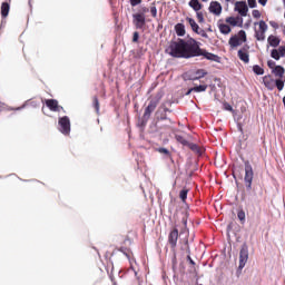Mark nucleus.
I'll list each match as a JSON object with an SVG mask.
<instances>
[{"instance_id":"39","label":"nucleus","mask_w":285,"mask_h":285,"mask_svg":"<svg viewBox=\"0 0 285 285\" xmlns=\"http://www.w3.org/2000/svg\"><path fill=\"white\" fill-rule=\"evenodd\" d=\"M249 8H257V0H247Z\"/></svg>"},{"instance_id":"1","label":"nucleus","mask_w":285,"mask_h":285,"mask_svg":"<svg viewBox=\"0 0 285 285\" xmlns=\"http://www.w3.org/2000/svg\"><path fill=\"white\" fill-rule=\"evenodd\" d=\"M166 53L170 55L175 59H193L195 57H204L208 61H215L219 63L220 57L207 52L206 49L199 48V42L197 40L190 38L188 40L178 38L177 41H171L166 49Z\"/></svg>"},{"instance_id":"42","label":"nucleus","mask_w":285,"mask_h":285,"mask_svg":"<svg viewBox=\"0 0 285 285\" xmlns=\"http://www.w3.org/2000/svg\"><path fill=\"white\" fill-rule=\"evenodd\" d=\"M267 66H268V68H271V70H275V61H273V60H269L268 62H267Z\"/></svg>"},{"instance_id":"34","label":"nucleus","mask_w":285,"mask_h":285,"mask_svg":"<svg viewBox=\"0 0 285 285\" xmlns=\"http://www.w3.org/2000/svg\"><path fill=\"white\" fill-rule=\"evenodd\" d=\"M196 17L198 19V23H204V12L202 11H196Z\"/></svg>"},{"instance_id":"4","label":"nucleus","mask_w":285,"mask_h":285,"mask_svg":"<svg viewBox=\"0 0 285 285\" xmlns=\"http://www.w3.org/2000/svg\"><path fill=\"white\" fill-rule=\"evenodd\" d=\"M247 38H246V31L240 30L238 31V35L232 36L228 40L230 50H235V48H239L242 43H246Z\"/></svg>"},{"instance_id":"22","label":"nucleus","mask_w":285,"mask_h":285,"mask_svg":"<svg viewBox=\"0 0 285 285\" xmlns=\"http://www.w3.org/2000/svg\"><path fill=\"white\" fill-rule=\"evenodd\" d=\"M10 13V4L8 2H2L1 4V17L6 19Z\"/></svg>"},{"instance_id":"17","label":"nucleus","mask_w":285,"mask_h":285,"mask_svg":"<svg viewBox=\"0 0 285 285\" xmlns=\"http://www.w3.org/2000/svg\"><path fill=\"white\" fill-rule=\"evenodd\" d=\"M119 252L124 253V255L129 261L131 271H135V268L132 267V262H135V256L132 255V250H130L129 248H126V247H120Z\"/></svg>"},{"instance_id":"29","label":"nucleus","mask_w":285,"mask_h":285,"mask_svg":"<svg viewBox=\"0 0 285 285\" xmlns=\"http://www.w3.org/2000/svg\"><path fill=\"white\" fill-rule=\"evenodd\" d=\"M237 217H238L239 222H242V224H244V222H246V212H244V209L238 210Z\"/></svg>"},{"instance_id":"53","label":"nucleus","mask_w":285,"mask_h":285,"mask_svg":"<svg viewBox=\"0 0 285 285\" xmlns=\"http://www.w3.org/2000/svg\"><path fill=\"white\" fill-rule=\"evenodd\" d=\"M156 115H159V110L156 112Z\"/></svg>"},{"instance_id":"48","label":"nucleus","mask_w":285,"mask_h":285,"mask_svg":"<svg viewBox=\"0 0 285 285\" xmlns=\"http://www.w3.org/2000/svg\"><path fill=\"white\" fill-rule=\"evenodd\" d=\"M190 92H195V87H194V88L188 89V91L186 92V95H190Z\"/></svg>"},{"instance_id":"26","label":"nucleus","mask_w":285,"mask_h":285,"mask_svg":"<svg viewBox=\"0 0 285 285\" xmlns=\"http://www.w3.org/2000/svg\"><path fill=\"white\" fill-rule=\"evenodd\" d=\"M208 90V85H199L194 87V92H206Z\"/></svg>"},{"instance_id":"9","label":"nucleus","mask_w":285,"mask_h":285,"mask_svg":"<svg viewBox=\"0 0 285 285\" xmlns=\"http://www.w3.org/2000/svg\"><path fill=\"white\" fill-rule=\"evenodd\" d=\"M58 126H60L59 130L62 135H70V118L68 116L59 118Z\"/></svg>"},{"instance_id":"47","label":"nucleus","mask_w":285,"mask_h":285,"mask_svg":"<svg viewBox=\"0 0 285 285\" xmlns=\"http://www.w3.org/2000/svg\"><path fill=\"white\" fill-rule=\"evenodd\" d=\"M258 3H261V6H266V3H268V0H258Z\"/></svg>"},{"instance_id":"50","label":"nucleus","mask_w":285,"mask_h":285,"mask_svg":"<svg viewBox=\"0 0 285 285\" xmlns=\"http://www.w3.org/2000/svg\"><path fill=\"white\" fill-rule=\"evenodd\" d=\"M226 1V3H234L235 2V0H225Z\"/></svg>"},{"instance_id":"12","label":"nucleus","mask_w":285,"mask_h":285,"mask_svg":"<svg viewBox=\"0 0 285 285\" xmlns=\"http://www.w3.org/2000/svg\"><path fill=\"white\" fill-rule=\"evenodd\" d=\"M45 104L51 112H61V110H63V107L59 106V101L57 99H47L45 100Z\"/></svg>"},{"instance_id":"31","label":"nucleus","mask_w":285,"mask_h":285,"mask_svg":"<svg viewBox=\"0 0 285 285\" xmlns=\"http://www.w3.org/2000/svg\"><path fill=\"white\" fill-rule=\"evenodd\" d=\"M253 72L255 75H264V68H262L259 65L253 66Z\"/></svg>"},{"instance_id":"49","label":"nucleus","mask_w":285,"mask_h":285,"mask_svg":"<svg viewBox=\"0 0 285 285\" xmlns=\"http://www.w3.org/2000/svg\"><path fill=\"white\" fill-rule=\"evenodd\" d=\"M164 112H165V114H166V112H173V110L168 109V107H165V108H164Z\"/></svg>"},{"instance_id":"14","label":"nucleus","mask_w":285,"mask_h":285,"mask_svg":"<svg viewBox=\"0 0 285 285\" xmlns=\"http://www.w3.org/2000/svg\"><path fill=\"white\" fill-rule=\"evenodd\" d=\"M246 262H248V247H242L239 252V266L238 268L242 271L244 266H246Z\"/></svg>"},{"instance_id":"52","label":"nucleus","mask_w":285,"mask_h":285,"mask_svg":"<svg viewBox=\"0 0 285 285\" xmlns=\"http://www.w3.org/2000/svg\"><path fill=\"white\" fill-rule=\"evenodd\" d=\"M202 37H208V35H206V33L203 31Z\"/></svg>"},{"instance_id":"35","label":"nucleus","mask_w":285,"mask_h":285,"mask_svg":"<svg viewBox=\"0 0 285 285\" xmlns=\"http://www.w3.org/2000/svg\"><path fill=\"white\" fill-rule=\"evenodd\" d=\"M150 12H151V17L154 18L157 17V7L155 6V3H153V6L150 7Z\"/></svg>"},{"instance_id":"5","label":"nucleus","mask_w":285,"mask_h":285,"mask_svg":"<svg viewBox=\"0 0 285 285\" xmlns=\"http://www.w3.org/2000/svg\"><path fill=\"white\" fill-rule=\"evenodd\" d=\"M255 177V171H253V165H250V161H245V186L247 190L253 189V178Z\"/></svg>"},{"instance_id":"30","label":"nucleus","mask_w":285,"mask_h":285,"mask_svg":"<svg viewBox=\"0 0 285 285\" xmlns=\"http://www.w3.org/2000/svg\"><path fill=\"white\" fill-rule=\"evenodd\" d=\"M181 250H186L188 255H190V245H188V238H185L183 240Z\"/></svg>"},{"instance_id":"40","label":"nucleus","mask_w":285,"mask_h":285,"mask_svg":"<svg viewBox=\"0 0 285 285\" xmlns=\"http://www.w3.org/2000/svg\"><path fill=\"white\" fill-rule=\"evenodd\" d=\"M183 225L184 226H187V224H188V212H185V214H184V217H183Z\"/></svg>"},{"instance_id":"19","label":"nucleus","mask_w":285,"mask_h":285,"mask_svg":"<svg viewBox=\"0 0 285 285\" xmlns=\"http://www.w3.org/2000/svg\"><path fill=\"white\" fill-rule=\"evenodd\" d=\"M267 43L272 47V48H277V46H279V43H282V40L279 38H277L274 35L268 36L267 38Z\"/></svg>"},{"instance_id":"38","label":"nucleus","mask_w":285,"mask_h":285,"mask_svg":"<svg viewBox=\"0 0 285 285\" xmlns=\"http://www.w3.org/2000/svg\"><path fill=\"white\" fill-rule=\"evenodd\" d=\"M150 12V9H148V7H142L140 9V12H138V14H144L146 17V13Z\"/></svg>"},{"instance_id":"11","label":"nucleus","mask_w":285,"mask_h":285,"mask_svg":"<svg viewBox=\"0 0 285 285\" xmlns=\"http://www.w3.org/2000/svg\"><path fill=\"white\" fill-rule=\"evenodd\" d=\"M179 239V229L174 228L169 235H168V244L171 248V250H175L177 248V242Z\"/></svg>"},{"instance_id":"28","label":"nucleus","mask_w":285,"mask_h":285,"mask_svg":"<svg viewBox=\"0 0 285 285\" xmlns=\"http://www.w3.org/2000/svg\"><path fill=\"white\" fill-rule=\"evenodd\" d=\"M92 106H94L96 112L99 115L100 105H99V98L97 96H94V98H92Z\"/></svg>"},{"instance_id":"55","label":"nucleus","mask_w":285,"mask_h":285,"mask_svg":"<svg viewBox=\"0 0 285 285\" xmlns=\"http://www.w3.org/2000/svg\"><path fill=\"white\" fill-rule=\"evenodd\" d=\"M284 3H285V0H284Z\"/></svg>"},{"instance_id":"15","label":"nucleus","mask_w":285,"mask_h":285,"mask_svg":"<svg viewBox=\"0 0 285 285\" xmlns=\"http://www.w3.org/2000/svg\"><path fill=\"white\" fill-rule=\"evenodd\" d=\"M208 10L212 14H215V17H219V14H222V3L218 1H212L209 3Z\"/></svg>"},{"instance_id":"6","label":"nucleus","mask_w":285,"mask_h":285,"mask_svg":"<svg viewBox=\"0 0 285 285\" xmlns=\"http://www.w3.org/2000/svg\"><path fill=\"white\" fill-rule=\"evenodd\" d=\"M208 75L206 69H197L196 71L187 72L184 75L185 81H197L199 79H204Z\"/></svg>"},{"instance_id":"20","label":"nucleus","mask_w":285,"mask_h":285,"mask_svg":"<svg viewBox=\"0 0 285 285\" xmlns=\"http://www.w3.org/2000/svg\"><path fill=\"white\" fill-rule=\"evenodd\" d=\"M188 6H189V8H193V10H195V12H199V10H202V8H204V4H202L199 2V0H190Z\"/></svg>"},{"instance_id":"46","label":"nucleus","mask_w":285,"mask_h":285,"mask_svg":"<svg viewBox=\"0 0 285 285\" xmlns=\"http://www.w3.org/2000/svg\"><path fill=\"white\" fill-rule=\"evenodd\" d=\"M187 259H188L189 264H191V266H195V261H193L190 255H187Z\"/></svg>"},{"instance_id":"45","label":"nucleus","mask_w":285,"mask_h":285,"mask_svg":"<svg viewBox=\"0 0 285 285\" xmlns=\"http://www.w3.org/2000/svg\"><path fill=\"white\" fill-rule=\"evenodd\" d=\"M130 4L132 6V8H135V6H139V3H141V0H129Z\"/></svg>"},{"instance_id":"13","label":"nucleus","mask_w":285,"mask_h":285,"mask_svg":"<svg viewBox=\"0 0 285 285\" xmlns=\"http://www.w3.org/2000/svg\"><path fill=\"white\" fill-rule=\"evenodd\" d=\"M235 10L240 14V17H247L248 14V4L245 1H237L235 3Z\"/></svg>"},{"instance_id":"43","label":"nucleus","mask_w":285,"mask_h":285,"mask_svg":"<svg viewBox=\"0 0 285 285\" xmlns=\"http://www.w3.org/2000/svg\"><path fill=\"white\" fill-rule=\"evenodd\" d=\"M224 108H225V110H228L229 112H233V106H230V104L225 102Z\"/></svg>"},{"instance_id":"24","label":"nucleus","mask_w":285,"mask_h":285,"mask_svg":"<svg viewBox=\"0 0 285 285\" xmlns=\"http://www.w3.org/2000/svg\"><path fill=\"white\" fill-rule=\"evenodd\" d=\"M218 29H219V32H222V35H230V26L228 24H224V23H220L218 24Z\"/></svg>"},{"instance_id":"41","label":"nucleus","mask_w":285,"mask_h":285,"mask_svg":"<svg viewBox=\"0 0 285 285\" xmlns=\"http://www.w3.org/2000/svg\"><path fill=\"white\" fill-rule=\"evenodd\" d=\"M132 41H134V43H137V41H139V32H137V31L134 32Z\"/></svg>"},{"instance_id":"27","label":"nucleus","mask_w":285,"mask_h":285,"mask_svg":"<svg viewBox=\"0 0 285 285\" xmlns=\"http://www.w3.org/2000/svg\"><path fill=\"white\" fill-rule=\"evenodd\" d=\"M175 139H176V141H178V144H181L183 146L188 145V140H186V138L181 135H176Z\"/></svg>"},{"instance_id":"25","label":"nucleus","mask_w":285,"mask_h":285,"mask_svg":"<svg viewBox=\"0 0 285 285\" xmlns=\"http://www.w3.org/2000/svg\"><path fill=\"white\" fill-rule=\"evenodd\" d=\"M189 189L184 187L179 193V198L181 199L183 204H186V199H188Z\"/></svg>"},{"instance_id":"2","label":"nucleus","mask_w":285,"mask_h":285,"mask_svg":"<svg viewBox=\"0 0 285 285\" xmlns=\"http://www.w3.org/2000/svg\"><path fill=\"white\" fill-rule=\"evenodd\" d=\"M161 101V96L157 95L149 99L148 106L145 108V112L142 115V121L141 125L146 126L148 124V119H150V116L157 110V106H159V102Z\"/></svg>"},{"instance_id":"10","label":"nucleus","mask_w":285,"mask_h":285,"mask_svg":"<svg viewBox=\"0 0 285 285\" xmlns=\"http://www.w3.org/2000/svg\"><path fill=\"white\" fill-rule=\"evenodd\" d=\"M250 46L245 45L242 47V49L238 50V59L243 61V63H249L250 62V55H249Z\"/></svg>"},{"instance_id":"51","label":"nucleus","mask_w":285,"mask_h":285,"mask_svg":"<svg viewBox=\"0 0 285 285\" xmlns=\"http://www.w3.org/2000/svg\"><path fill=\"white\" fill-rule=\"evenodd\" d=\"M3 110V105L0 102V112Z\"/></svg>"},{"instance_id":"37","label":"nucleus","mask_w":285,"mask_h":285,"mask_svg":"<svg viewBox=\"0 0 285 285\" xmlns=\"http://www.w3.org/2000/svg\"><path fill=\"white\" fill-rule=\"evenodd\" d=\"M158 121H166L168 119V116L163 112L159 116H157Z\"/></svg>"},{"instance_id":"36","label":"nucleus","mask_w":285,"mask_h":285,"mask_svg":"<svg viewBox=\"0 0 285 285\" xmlns=\"http://www.w3.org/2000/svg\"><path fill=\"white\" fill-rule=\"evenodd\" d=\"M252 14H253L254 19H259V17H262V12H259V10H257V9L253 10Z\"/></svg>"},{"instance_id":"54","label":"nucleus","mask_w":285,"mask_h":285,"mask_svg":"<svg viewBox=\"0 0 285 285\" xmlns=\"http://www.w3.org/2000/svg\"><path fill=\"white\" fill-rule=\"evenodd\" d=\"M202 1H208V0H202Z\"/></svg>"},{"instance_id":"8","label":"nucleus","mask_w":285,"mask_h":285,"mask_svg":"<svg viewBox=\"0 0 285 285\" xmlns=\"http://www.w3.org/2000/svg\"><path fill=\"white\" fill-rule=\"evenodd\" d=\"M132 23L136 30H144L146 28V16L144 13H134Z\"/></svg>"},{"instance_id":"3","label":"nucleus","mask_w":285,"mask_h":285,"mask_svg":"<svg viewBox=\"0 0 285 285\" xmlns=\"http://www.w3.org/2000/svg\"><path fill=\"white\" fill-rule=\"evenodd\" d=\"M263 83L267 90H275V86L277 90H284V80L283 79H273L271 75L263 77Z\"/></svg>"},{"instance_id":"33","label":"nucleus","mask_w":285,"mask_h":285,"mask_svg":"<svg viewBox=\"0 0 285 285\" xmlns=\"http://www.w3.org/2000/svg\"><path fill=\"white\" fill-rule=\"evenodd\" d=\"M187 147L190 148V150L194 153H199V146H197V144L188 142Z\"/></svg>"},{"instance_id":"23","label":"nucleus","mask_w":285,"mask_h":285,"mask_svg":"<svg viewBox=\"0 0 285 285\" xmlns=\"http://www.w3.org/2000/svg\"><path fill=\"white\" fill-rule=\"evenodd\" d=\"M273 73L275 75V77H279V79H282L284 78L285 69L282 66H276L273 69Z\"/></svg>"},{"instance_id":"18","label":"nucleus","mask_w":285,"mask_h":285,"mask_svg":"<svg viewBox=\"0 0 285 285\" xmlns=\"http://www.w3.org/2000/svg\"><path fill=\"white\" fill-rule=\"evenodd\" d=\"M186 21L189 23L193 32H196V35H202V32H204V30L199 31V24H197V22L195 21V19L193 18H186Z\"/></svg>"},{"instance_id":"16","label":"nucleus","mask_w":285,"mask_h":285,"mask_svg":"<svg viewBox=\"0 0 285 285\" xmlns=\"http://www.w3.org/2000/svg\"><path fill=\"white\" fill-rule=\"evenodd\" d=\"M272 59H275V61H279L282 57H285V46L278 47V49H273L271 51Z\"/></svg>"},{"instance_id":"44","label":"nucleus","mask_w":285,"mask_h":285,"mask_svg":"<svg viewBox=\"0 0 285 285\" xmlns=\"http://www.w3.org/2000/svg\"><path fill=\"white\" fill-rule=\"evenodd\" d=\"M158 153H161L163 155H170V151L166 148H159Z\"/></svg>"},{"instance_id":"32","label":"nucleus","mask_w":285,"mask_h":285,"mask_svg":"<svg viewBox=\"0 0 285 285\" xmlns=\"http://www.w3.org/2000/svg\"><path fill=\"white\" fill-rule=\"evenodd\" d=\"M237 19L238 18H235V17H228V18H226V23H229V26H237Z\"/></svg>"},{"instance_id":"21","label":"nucleus","mask_w":285,"mask_h":285,"mask_svg":"<svg viewBox=\"0 0 285 285\" xmlns=\"http://www.w3.org/2000/svg\"><path fill=\"white\" fill-rule=\"evenodd\" d=\"M175 31L177 37H184V35H186V27L184 26V23H177L175 26Z\"/></svg>"},{"instance_id":"7","label":"nucleus","mask_w":285,"mask_h":285,"mask_svg":"<svg viewBox=\"0 0 285 285\" xmlns=\"http://www.w3.org/2000/svg\"><path fill=\"white\" fill-rule=\"evenodd\" d=\"M259 30H255V39L257 41H265L266 40V31L268 30V24H266V21L261 20L258 22Z\"/></svg>"}]
</instances>
